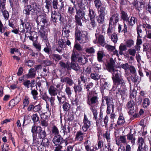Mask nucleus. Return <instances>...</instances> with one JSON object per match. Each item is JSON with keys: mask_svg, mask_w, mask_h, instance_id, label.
Segmentation results:
<instances>
[{"mask_svg": "<svg viewBox=\"0 0 151 151\" xmlns=\"http://www.w3.org/2000/svg\"><path fill=\"white\" fill-rule=\"evenodd\" d=\"M21 22V23L20 24V26H21V25H22V27L19 28V30L20 29V31L21 32H23L25 28L27 30L26 32H30V30L31 29V25L28 22H27L25 23H24L23 22V20L22 19L20 20Z\"/></svg>", "mask_w": 151, "mask_h": 151, "instance_id": "obj_12", "label": "nucleus"}, {"mask_svg": "<svg viewBox=\"0 0 151 151\" xmlns=\"http://www.w3.org/2000/svg\"><path fill=\"white\" fill-rule=\"evenodd\" d=\"M36 72L35 69L33 68H31L29 70L28 73L23 75V78L24 79H29L34 78L36 76Z\"/></svg>", "mask_w": 151, "mask_h": 151, "instance_id": "obj_11", "label": "nucleus"}, {"mask_svg": "<svg viewBox=\"0 0 151 151\" xmlns=\"http://www.w3.org/2000/svg\"><path fill=\"white\" fill-rule=\"evenodd\" d=\"M52 141L55 145H59L63 143V138L60 134L55 135L53 138Z\"/></svg>", "mask_w": 151, "mask_h": 151, "instance_id": "obj_13", "label": "nucleus"}, {"mask_svg": "<svg viewBox=\"0 0 151 151\" xmlns=\"http://www.w3.org/2000/svg\"><path fill=\"white\" fill-rule=\"evenodd\" d=\"M75 85L74 87L73 88L75 92L76 93H79L81 92L82 90V88L81 86L80 85Z\"/></svg>", "mask_w": 151, "mask_h": 151, "instance_id": "obj_44", "label": "nucleus"}, {"mask_svg": "<svg viewBox=\"0 0 151 151\" xmlns=\"http://www.w3.org/2000/svg\"><path fill=\"white\" fill-rule=\"evenodd\" d=\"M77 61L80 64L84 65L88 61V59L84 55H82L79 56Z\"/></svg>", "mask_w": 151, "mask_h": 151, "instance_id": "obj_22", "label": "nucleus"}, {"mask_svg": "<svg viewBox=\"0 0 151 151\" xmlns=\"http://www.w3.org/2000/svg\"><path fill=\"white\" fill-rule=\"evenodd\" d=\"M63 107L64 111H67L69 110L70 108V105L68 102H65L63 104Z\"/></svg>", "mask_w": 151, "mask_h": 151, "instance_id": "obj_54", "label": "nucleus"}, {"mask_svg": "<svg viewBox=\"0 0 151 151\" xmlns=\"http://www.w3.org/2000/svg\"><path fill=\"white\" fill-rule=\"evenodd\" d=\"M86 52L88 54H93L95 52L94 49L92 47L87 48L85 49Z\"/></svg>", "mask_w": 151, "mask_h": 151, "instance_id": "obj_60", "label": "nucleus"}, {"mask_svg": "<svg viewBox=\"0 0 151 151\" xmlns=\"http://www.w3.org/2000/svg\"><path fill=\"white\" fill-rule=\"evenodd\" d=\"M19 99L16 97L14 99H12L10 101L9 106L11 108L17 105L19 101Z\"/></svg>", "mask_w": 151, "mask_h": 151, "instance_id": "obj_28", "label": "nucleus"}, {"mask_svg": "<svg viewBox=\"0 0 151 151\" xmlns=\"http://www.w3.org/2000/svg\"><path fill=\"white\" fill-rule=\"evenodd\" d=\"M87 80V79L86 76L83 73H82L81 75L80 79L78 80V84H80L81 81L85 83Z\"/></svg>", "mask_w": 151, "mask_h": 151, "instance_id": "obj_32", "label": "nucleus"}, {"mask_svg": "<svg viewBox=\"0 0 151 151\" xmlns=\"http://www.w3.org/2000/svg\"><path fill=\"white\" fill-rule=\"evenodd\" d=\"M60 81L62 83H66L67 85L70 86H72L74 84L73 80L68 77H62L60 78Z\"/></svg>", "mask_w": 151, "mask_h": 151, "instance_id": "obj_15", "label": "nucleus"}, {"mask_svg": "<svg viewBox=\"0 0 151 151\" xmlns=\"http://www.w3.org/2000/svg\"><path fill=\"white\" fill-rule=\"evenodd\" d=\"M85 149L87 151H93V149H91V143L89 141L87 140L84 143Z\"/></svg>", "mask_w": 151, "mask_h": 151, "instance_id": "obj_35", "label": "nucleus"}, {"mask_svg": "<svg viewBox=\"0 0 151 151\" xmlns=\"http://www.w3.org/2000/svg\"><path fill=\"white\" fill-rule=\"evenodd\" d=\"M3 15L6 20H7L9 17V12L5 9L1 11Z\"/></svg>", "mask_w": 151, "mask_h": 151, "instance_id": "obj_49", "label": "nucleus"}, {"mask_svg": "<svg viewBox=\"0 0 151 151\" xmlns=\"http://www.w3.org/2000/svg\"><path fill=\"white\" fill-rule=\"evenodd\" d=\"M98 44L101 46H104V37L102 35H100L98 39Z\"/></svg>", "mask_w": 151, "mask_h": 151, "instance_id": "obj_47", "label": "nucleus"}, {"mask_svg": "<svg viewBox=\"0 0 151 151\" xmlns=\"http://www.w3.org/2000/svg\"><path fill=\"white\" fill-rule=\"evenodd\" d=\"M96 14L92 9H89L88 10V16L90 19L95 18Z\"/></svg>", "mask_w": 151, "mask_h": 151, "instance_id": "obj_36", "label": "nucleus"}, {"mask_svg": "<svg viewBox=\"0 0 151 151\" xmlns=\"http://www.w3.org/2000/svg\"><path fill=\"white\" fill-rule=\"evenodd\" d=\"M46 4L45 6V8L43 9V11L45 13H48L49 12L50 7H51V3L50 1L46 2Z\"/></svg>", "mask_w": 151, "mask_h": 151, "instance_id": "obj_42", "label": "nucleus"}, {"mask_svg": "<svg viewBox=\"0 0 151 151\" xmlns=\"http://www.w3.org/2000/svg\"><path fill=\"white\" fill-rule=\"evenodd\" d=\"M48 91L49 94L51 96H55L57 94L58 91L56 88L51 86L49 89Z\"/></svg>", "mask_w": 151, "mask_h": 151, "instance_id": "obj_21", "label": "nucleus"}, {"mask_svg": "<svg viewBox=\"0 0 151 151\" xmlns=\"http://www.w3.org/2000/svg\"><path fill=\"white\" fill-rule=\"evenodd\" d=\"M6 0H0V9L1 11L5 9Z\"/></svg>", "mask_w": 151, "mask_h": 151, "instance_id": "obj_53", "label": "nucleus"}, {"mask_svg": "<svg viewBox=\"0 0 151 151\" xmlns=\"http://www.w3.org/2000/svg\"><path fill=\"white\" fill-rule=\"evenodd\" d=\"M101 92L102 93V103L101 104V106L100 108L101 111L100 113V115H99V122H100V123H101V119H103V114L101 112V111L103 109V102L104 101V99H103V93H104V88L103 86H101Z\"/></svg>", "mask_w": 151, "mask_h": 151, "instance_id": "obj_18", "label": "nucleus"}, {"mask_svg": "<svg viewBox=\"0 0 151 151\" xmlns=\"http://www.w3.org/2000/svg\"><path fill=\"white\" fill-rule=\"evenodd\" d=\"M31 93L32 96L34 100H37L38 99L37 95L38 93L37 91L35 89H33L32 88H31Z\"/></svg>", "mask_w": 151, "mask_h": 151, "instance_id": "obj_39", "label": "nucleus"}, {"mask_svg": "<svg viewBox=\"0 0 151 151\" xmlns=\"http://www.w3.org/2000/svg\"><path fill=\"white\" fill-rule=\"evenodd\" d=\"M51 17L52 21L55 23L61 21V16L59 12H57L55 11L52 12L51 13Z\"/></svg>", "mask_w": 151, "mask_h": 151, "instance_id": "obj_8", "label": "nucleus"}, {"mask_svg": "<svg viewBox=\"0 0 151 151\" xmlns=\"http://www.w3.org/2000/svg\"><path fill=\"white\" fill-rule=\"evenodd\" d=\"M85 133L82 132L81 131H78L76 135V139L80 141H82L85 137Z\"/></svg>", "mask_w": 151, "mask_h": 151, "instance_id": "obj_23", "label": "nucleus"}, {"mask_svg": "<svg viewBox=\"0 0 151 151\" xmlns=\"http://www.w3.org/2000/svg\"><path fill=\"white\" fill-rule=\"evenodd\" d=\"M143 3L140 2H137L134 4L135 7L139 10H140L143 7Z\"/></svg>", "mask_w": 151, "mask_h": 151, "instance_id": "obj_48", "label": "nucleus"}, {"mask_svg": "<svg viewBox=\"0 0 151 151\" xmlns=\"http://www.w3.org/2000/svg\"><path fill=\"white\" fill-rule=\"evenodd\" d=\"M52 58L55 61H58L62 58V56L58 54H53L51 55Z\"/></svg>", "mask_w": 151, "mask_h": 151, "instance_id": "obj_37", "label": "nucleus"}, {"mask_svg": "<svg viewBox=\"0 0 151 151\" xmlns=\"http://www.w3.org/2000/svg\"><path fill=\"white\" fill-rule=\"evenodd\" d=\"M45 117V119H42L41 121L40 124L41 125L42 127H47L48 126V120H47L46 119V117L44 116Z\"/></svg>", "mask_w": 151, "mask_h": 151, "instance_id": "obj_46", "label": "nucleus"}, {"mask_svg": "<svg viewBox=\"0 0 151 151\" xmlns=\"http://www.w3.org/2000/svg\"><path fill=\"white\" fill-rule=\"evenodd\" d=\"M31 6L30 5H24L23 10V13L27 17L30 15V12L31 11Z\"/></svg>", "mask_w": 151, "mask_h": 151, "instance_id": "obj_19", "label": "nucleus"}, {"mask_svg": "<svg viewBox=\"0 0 151 151\" xmlns=\"http://www.w3.org/2000/svg\"><path fill=\"white\" fill-rule=\"evenodd\" d=\"M91 78L95 80H98L99 78V76L97 73H92L90 75Z\"/></svg>", "mask_w": 151, "mask_h": 151, "instance_id": "obj_58", "label": "nucleus"}, {"mask_svg": "<svg viewBox=\"0 0 151 151\" xmlns=\"http://www.w3.org/2000/svg\"><path fill=\"white\" fill-rule=\"evenodd\" d=\"M98 13L99 15L96 17L98 23L103 24L104 21V7L99 8Z\"/></svg>", "mask_w": 151, "mask_h": 151, "instance_id": "obj_9", "label": "nucleus"}, {"mask_svg": "<svg viewBox=\"0 0 151 151\" xmlns=\"http://www.w3.org/2000/svg\"><path fill=\"white\" fill-rule=\"evenodd\" d=\"M39 126H36L35 124H34L32 127L31 132L32 133V135H33L34 134H37V132H38L37 129L38 128Z\"/></svg>", "mask_w": 151, "mask_h": 151, "instance_id": "obj_57", "label": "nucleus"}, {"mask_svg": "<svg viewBox=\"0 0 151 151\" xmlns=\"http://www.w3.org/2000/svg\"><path fill=\"white\" fill-rule=\"evenodd\" d=\"M40 30L39 31V32L42 39V40H47V34L45 31L44 27H40Z\"/></svg>", "mask_w": 151, "mask_h": 151, "instance_id": "obj_17", "label": "nucleus"}, {"mask_svg": "<svg viewBox=\"0 0 151 151\" xmlns=\"http://www.w3.org/2000/svg\"><path fill=\"white\" fill-rule=\"evenodd\" d=\"M83 123L82 129L84 132H86L91 126V122L86 114L84 115Z\"/></svg>", "mask_w": 151, "mask_h": 151, "instance_id": "obj_10", "label": "nucleus"}, {"mask_svg": "<svg viewBox=\"0 0 151 151\" xmlns=\"http://www.w3.org/2000/svg\"><path fill=\"white\" fill-rule=\"evenodd\" d=\"M62 130L64 133V136H65V134L67 135L70 132V128L68 125L63 126L62 128Z\"/></svg>", "mask_w": 151, "mask_h": 151, "instance_id": "obj_38", "label": "nucleus"}, {"mask_svg": "<svg viewBox=\"0 0 151 151\" xmlns=\"http://www.w3.org/2000/svg\"><path fill=\"white\" fill-rule=\"evenodd\" d=\"M75 38L76 40H78L80 43H84L89 41V37L87 32L86 31H82V32L78 29L77 27L76 28Z\"/></svg>", "mask_w": 151, "mask_h": 151, "instance_id": "obj_2", "label": "nucleus"}, {"mask_svg": "<svg viewBox=\"0 0 151 151\" xmlns=\"http://www.w3.org/2000/svg\"><path fill=\"white\" fill-rule=\"evenodd\" d=\"M127 140L125 136H120L119 138L116 139V144L118 145H119L120 143H125L126 142Z\"/></svg>", "mask_w": 151, "mask_h": 151, "instance_id": "obj_27", "label": "nucleus"}, {"mask_svg": "<svg viewBox=\"0 0 151 151\" xmlns=\"http://www.w3.org/2000/svg\"><path fill=\"white\" fill-rule=\"evenodd\" d=\"M29 103V98L27 97H25V98L23 100V105L24 108L25 106H27Z\"/></svg>", "mask_w": 151, "mask_h": 151, "instance_id": "obj_62", "label": "nucleus"}, {"mask_svg": "<svg viewBox=\"0 0 151 151\" xmlns=\"http://www.w3.org/2000/svg\"><path fill=\"white\" fill-rule=\"evenodd\" d=\"M31 15L32 16H38L40 14L41 9L38 7L36 4L33 3L31 5Z\"/></svg>", "mask_w": 151, "mask_h": 151, "instance_id": "obj_7", "label": "nucleus"}, {"mask_svg": "<svg viewBox=\"0 0 151 151\" xmlns=\"http://www.w3.org/2000/svg\"><path fill=\"white\" fill-rule=\"evenodd\" d=\"M65 42V39H61L59 40L58 43L60 47L64 48L66 47Z\"/></svg>", "mask_w": 151, "mask_h": 151, "instance_id": "obj_41", "label": "nucleus"}, {"mask_svg": "<svg viewBox=\"0 0 151 151\" xmlns=\"http://www.w3.org/2000/svg\"><path fill=\"white\" fill-rule=\"evenodd\" d=\"M74 7L71 6L68 7V13L70 16H71L74 13Z\"/></svg>", "mask_w": 151, "mask_h": 151, "instance_id": "obj_59", "label": "nucleus"}, {"mask_svg": "<svg viewBox=\"0 0 151 151\" xmlns=\"http://www.w3.org/2000/svg\"><path fill=\"white\" fill-rule=\"evenodd\" d=\"M85 8L84 7H80L78 9H76V15L75 16L81 18H83L86 20H89V18L87 16L85 15Z\"/></svg>", "mask_w": 151, "mask_h": 151, "instance_id": "obj_5", "label": "nucleus"}, {"mask_svg": "<svg viewBox=\"0 0 151 151\" xmlns=\"http://www.w3.org/2000/svg\"><path fill=\"white\" fill-rule=\"evenodd\" d=\"M138 143L139 145V147L138 149H142L144 147V145H145L144 144V139L142 137H139L138 138Z\"/></svg>", "mask_w": 151, "mask_h": 151, "instance_id": "obj_31", "label": "nucleus"}, {"mask_svg": "<svg viewBox=\"0 0 151 151\" xmlns=\"http://www.w3.org/2000/svg\"><path fill=\"white\" fill-rule=\"evenodd\" d=\"M98 97L96 96H93L91 97L88 96L87 103L91 106V107H95V105L98 104Z\"/></svg>", "mask_w": 151, "mask_h": 151, "instance_id": "obj_6", "label": "nucleus"}, {"mask_svg": "<svg viewBox=\"0 0 151 151\" xmlns=\"http://www.w3.org/2000/svg\"><path fill=\"white\" fill-rule=\"evenodd\" d=\"M121 17L124 21L127 20L128 18V15L127 13L124 11H122L121 13Z\"/></svg>", "mask_w": 151, "mask_h": 151, "instance_id": "obj_55", "label": "nucleus"}, {"mask_svg": "<svg viewBox=\"0 0 151 151\" xmlns=\"http://www.w3.org/2000/svg\"><path fill=\"white\" fill-rule=\"evenodd\" d=\"M137 21V20L134 17H129L127 21L128 24L132 26H133Z\"/></svg>", "mask_w": 151, "mask_h": 151, "instance_id": "obj_29", "label": "nucleus"}, {"mask_svg": "<svg viewBox=\"0 0 151 151\" xmlns=\"http://www.w3.org/2000/svg\"><path fill=\"white\" fill-rule=\"evenodd\" d=\"M57 98L60 103H64L66 100V97L63 93H59Z\"/></svg>", "mask_w": 151, "mask_h": 151, "instance_id": "obj_25", "label": "nucleus"}, {"mask_svg": "<svg viewBox=\"0 0 151 151\" xmlns=\"http://www.w3.org/2000/svg\"><path fill=\"white\" fill-rule=\"evenodd\" d=\"M32 120L34 123H35L38 122L39 119V118L37 114H33L32 116Z\"/></svg>", "mask_w": 151, "mask_h": 151, "instance_id": "obj_63", "label": "nucleus"}, {"mask_svg": "<svg viewBox=\"0 0 151 151\" xmlns=\"http://www.w3.org/2000/svg\"><path fill=\"white\" fill-rule=\"evenodd\" d=\"M119 19V16L118 14L116 13L111 15L110 18L109 24H114L116 23Z\"/></svg>", "mask_w": 151, "mask_h": 151, "instance_id": "obj_14", "label": "nucleus"}, {"mask_svg": "<svg viewBox=\"0 0 151 151\" xmlns=\"http://www.w3.org/2000/svg\"><path fill=\"white\" fill-rule=\"evenodd\" d=\"M49 72V69H47L45 67L42 68V71L41 74V76L45 77L47 76Z\"/></svg>", "mask_w": 151, "mask_h": 151, "instance_id": "obj_45", "label": "nucleus"}, {"mask_svg": "<svg viewBox=\"0 0 151 151\" xmlns=\"http://www.w3.org/2000/svg\"><path fill=\"white\" fill-rule=\"evenodd\" d=\"M79 54L76 51L73 50L71 54V62L76 61L78 59Z\"/></svg>", "mask_w": 151, "mask_h": 151, "instance_id": "obj_24", "label": "nucleus"}, {"mask_svg": "<svg viewBox=\"0 0 151 151\" xmlns=\"http://www.w3.org/2000/svg\"><path fill=\"white\" fill-rule=\"evenodd\" d=\"M108 70L112 73V78L115 84L124 85L125 83L124 80L119 77L121 75V72L119 70L114 69L112 65H109Z\"/></svg>", "mask_w": 151, "mask_h": 151, "instance_id": "obj_1", "label": "nucleus"}, {"mask_svg": "<svg viewBox=\"0 0 151 151\" xmlns=\"http://www.w3.org/2000/svg\"><path fill=\"white\" fill-rule=\"evenodd\" d=\"M64 1L63 0H53L52 2V8L55 10L59 9L62 11L64 7Z\"/></svg>", "mask_w": 151, "mask_h": 151, "instance_id": "obj_4", "label": "nucleus"}, {"mask_svg": "<svg viewBox=\"0 0 151 151\" xmlns=\"http://www.w3.org/2000/svg\"><path fill=\"white\" fill-rule=\"evenodd\" d=\"M150 101L148 98H145L143 102V106L145 108L147 107L150 104Z\"/></svg>", "mask_w": 151, "mask_h": 151, "instance_id": "obj_43", "label": "nucleus"}, {"mask_svg": "<svg viewBox=\"0 0 151 151\" xmlns=\"http://www.w3.org/2000/svg\"><path fill=\"white\" fill-rule=\"evenodd\" d=\"M23 84L27 88H29V87L32 88L33 87V86H32L30 83V81L29 80H27L24 81L23 83Z\"/></svg>", "mask_w": 151, "mask_h": 151, "instance_id": "obj_51", "label": "nucleus"}, {"mask_svg": "<svg viewBox=\"0 0 151 151\" xmlns=\"http://www.w3.org/2000/svg\"><path fill=\"white\" fill-rule=\"evenodd\" d=\"M33 139V144L34 145L40 144L42 143V139L37 137V134H34L32 135Z\"/></svg>", "mask_w": 151, "mask_h": 151, "instance_id": "obj_20", "label": "nucleus"}, {"mask_svg": "<svg viewBox=\"0 0 151 151\" xmlns=\"http://www.w3.org/2000/svg\"><path fill=\"white\" fill-rule=\"evenodd\" d=\"M70 67L72 69L76 71L79 70L81 68L79 65L76 61L71 62Z\"/></svg>", "mask_w": 151, "mask_h": 151, "instance_id": "obj_26", "label": "nucleus"}, {"mask_svg": "<svg viewBox=\"0 0 151 151\" xmlns=\"http://www.w3.org/2000/svg\"><path fill=\"white\" fill-rule=\"evenodd\" d=\"M68 27L67 26L65 28L63 29V32L62 35L65 37H68L70 35L69 33L70 32V28H68Z\"/></svg>", "mask_w": 151, "mask_h": 151, "instance_id": "obj_33", "label": "nucleus"}, {"mask_svg": "<svg viewBox=\"0 0 151 151\" xmlns=\"http://www.w3.org/2000/svg\"><path fill=\"white\" fill-rule=\"evenodd\" d=\"M97 54L98 60L99 62L102 61L103 56V52L102 51H99Z\"/></svg>", "mask_w": 151, "mask_h": 151, "instance_id": "obj_56", "label": "nucleus"}, {"mask_svg": "<svg viewBox=\"0 0 151 151\" xmlns=\"http://www.w3.org/2000/svg\"><path fill=\"white\" fill-rule=\"evenodd\" d=\"M36 21L38 27L41 26V27H44L45 25H47L48 21L46 14L45 13L39 14L38 16Z\"/></svg>", "mask_w": 151, "mask_h": 151, "instance_id": "obj_3", "label": "nucleus"}, {"mask_svg": "<svg viewBox=\"0 0 151 151\" xmlns=\"http://www.w3.org/2000/svg\"><path fill=\"white\" fill-rule=\"evenodd\" d=\"M134 102L132 100H130L127 103V107L130 111H132L134 109Z\"/></svg>", "mask_w": 151, "mask_h": 151, "instance_id": "obj_30", "label": "nucleus"}, {"mask_svg": "<svg viewBox=\"0 0 151 151\" xmlns=\"http://www.w3.org/2000/svg\"><path fill=\"white\" fill-rule=\"evenodd\" d=\"M44 147H47L49 144V142L47 139L44 138L42 140V143Z\"/></svg>", "mask_w": 151, "mask_h": 151, "instance_id": "obj_61", "label": "nucleus"}, {"mask_svg": "<svg viewBox=\"0 0 151 151\" xmlns=\"http://www.w3.org/2000/svg\"><path fill=\"white\" fill-rule=\"evenodd\" d=\"M46 109L47 111H46L44 114L42 115V116H43V117H44V116L46 117V118L48 117L51 115V109L49 108V104L47 103L46 105Z\"/></svg>", "mask_w": 151, "mask_h": 151, "instance_id": "obj_34", "label": "nucleus"}, {"mask_svg": "<svg viewBox=\"0 0 151 151\" xmlns=\"http://www.w3.org/2000/svg\"><path fill=\"white\" fill-rule=\"evenodd\" d=\"M2 151H8L9 149V145L7 144L4 143L1 145Z\"/></svg>", "mask_w": 151, "mask_h": 151, "instance_id": "obj_64", "label": "nucleus"}, {"mask_svg": "<svg viewBox=\"0 0 151 151\" xmlns=\"http://www.w3.org/2000/svg\"><path fill=\"white\" fill-rule=\"evenodd\" d=\"M59 64L63 69H65L66 68L68 69L69 68V65L68 64L65 63L62 61H60Z\"/></svg>", "mask_w": 151, "mask_h": 151, "instance_id": "obj_52", "label": "nucleus"}, {"mask_svg": "<svg viewBox=\"0 0 151 151\" xmlns=\"http://www.w3.org/2000/svg\"><path fill=\"white\" fill-rule=\"evenodd\" d=\"M51 132L52 134L55 135H60L59 130L57 127L55 125L53 126L52 127Z\"/></svg>", "mask_w": 151, "mask_h": 151, "instance_id": "obj_40", "label": "nucleus"}, {"mask_svg": "<svg viewBox=\"0 0 151 151\" xmlns=\"http://www.w3.org/2000/svg\"><path fill=\"white\" fill-rule=\"evenodd\" d=\"M38 134V137L42 139H44L47 136V134L45 130H43L40 126L38 127V132H37Z\"/></svg>", "mask_w": 151, "mask_h": 151, "instance_id": "obj_16", "label": "nucleus"}, {"mask_svg": "<svg viewBox=\"0 0 151 151\" xmlns=\"http://www.w3.org/2000/svg\"><path fill=\"white\" fill-rule=\"evenodd\" d=\"M127 136V139L131 140L132 145H134L135 142V139L134 137H133V135L129 134Z\"/></svg>", "mask_w": 151, "mask_h": 151, "instance_id": "obj_50", "label": "nucleus"}]
</instances>
